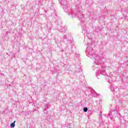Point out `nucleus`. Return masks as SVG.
I'll list each match as a JSON object with an SVG mask.
<instances>
[{
	"label": "nucleus",
	"mask_w": 128,
	"mask_h": 128,
	"mask_svg": "<svg viewBox=\"0 0 128 128\" xmlns=\"http://www.w3.org/2000/svg\"><path fill=\"white\" fill-rule=\"evenodd\" d=\"M104 68H106L104 67H102V70H99L98 72H96V76L98 78H99L98 76H106V72Z\"/></svg>",
	"instance_id": "7ed1b4c3"
},
{
	"label": "nucleus",
	"mask_w": 128,
	"mask_h": 128,
	"mask_svg": "<svg viewBox=\"0 0 128 128\" xmlns=\"http://www.w3.org/2000/svg\"><path fill=\"white\" fill-rule=\"evenodd\" d=\"M88 108L85 107L83 108V110L84 112H88Z\"/></svg>",
	"instance_id": "1a4fd4ad"
},
{
	"label": "nucleus",
	"mask_w": 128,
	"mask_h": 128,
	"mask_svg": "<svg viewBox=\"0 0 128 128\" xmlns=\"http://www.w3.org/2000/svg\"><path fill=\"white\" fill-rule=\"evenodd\" d=\"M58 28L63 32H66V26H64V25H62V24L60 26H58Z\"/></svg>",
	"instance_id": "423d86ee"
},
{
	"label": "nucleus",
	"mask_w": 128,
	"mask_h": 128,
	"mask_svg": "<svg viewBox=\"0 0 128 128\" xmlns=\"http://www.w3.org/2000/svg\"><path fill=\"white\" fill-rule=\"evenodd\" d=\"M110 90L111 92H116V90H118V88H116L114 84H112L110 86Z\"/></svg>",
	"instance_id": "39448f33"
},
{
	"label": "nucleus",
	"mask_w": 128,
	"mask_h": 128,
	"mask_svg": "<svg viewBox=\"0 0 128 128\" xmlns=\"http://www.w3.org/2000/svg\"><path fill=\"white\" fill-rule=\"evenodd\" d=\"M68 16H70V14H69Z\"/></svg>",
	"instance_id": "4468645a"
},
{
	"label": "nucleus",
	"mask_w": 128,
	"mask_h": 128,
	"mask_svg": "<svg viewBox=\"0 0 128 128\" xmlns=\"http://www.w3.org/2000/svg\"><path fill=\"white\" fill-rule=\"evenodd\" d=\"M58 2L60 4H66V1L64 0H58Z\"/></svg>",
	"instance_id": "0eeeda50"
},
{
	"label": "nucleus",
	"mask_w": 128,
	"mask_h": 128,
	"mask_svg": "<svg viewBox=\"0 0 128 128\" xmlns=\"http://www.w3.org/2000/svg\"><path fill=\"white\" fill-rule=\"evenodd\" d=\"M116 116H118V118H120V114H118L116 110H112L110 112L108 116L109 118H112H112H116Z\"/></svg>",
	"instance_id": "20e7f679"
},
{
	"label": "nucleus",
	"mask_w": 128,
	"mask_h": 128,
	"mask_svg": "<svg viewBox=\"0 0 128 128\" xmlns=\"http://www.w3.org/2000/svg\"><path fill=\"white\" fill-rule=\"evenodd\" d=\"M68 38V35H64L63 38Z\"/></svg>",
	"instance_id": "9d476101"
},
{
	"label": "nucleus",
	"mask_w": 128,
	"mask_h": 128,
	"mask_svg": "<svg viewBox=\"0 0 128 128\" xmlns=\"http://www.w3.org/2000/svg\"><path fill=\"white\" fill-rule=\"evenodd\" d=\"M126 12V13H127V12Z\"/></svg>",
	"instance_id": "ddd939ff"
},
{
	"label": "nucleus",
	"mask_w": 128,
	"mask_h": 128,
	"mask_svg": "<svg viewBox=\"0 0 128 128\" xmlns=\"http://www.w3.org/2000/svg\"><path fill=\"white\" fill-rule=\"evenodd\" d=\"M96 44L92 42H89L87 44V48L86 50V54L88 58H90L92 60L94 66H98L102 64V58L98 54H94V52L92 48H94Z\"/></svg>",
	"instance_id": "f257e3e1"
},
{
	"label": "nucleus",
	"mask_w": 128,
	"mask_h": 128,
	"mask_svg": "<svg viewBox=\"0 0 128 128\" xmlns=\"http://www.w3.org/2000/svg\"><path fill=\"white\" fill-rule=\"evenodd\" d=\"M16 123V121H14V122L10 124V128H14V126H16V124H14Z\"/></svg>",
	"instance_id": "6e6552de"
},
{
	"label": "nucleus",
	"mask_w": 128,
	"mask_h": 128,
	"mask_svg": "<svg viewBox=\"0 0 128 128\" xmlns=\"http://www.w3.org/2000/svg\"><path fill=\"white\" fill-rule=\"evenodd\" d=\"M84 17L81 16L79 18V20H80V24H81V26L82 28V34L84 35L86 34V36L88 38V42H91V44H92V43L94 44V42H92V40L93 38V35L90 32L88 33V28H86V22H84Z\"/></svg>",
	"instance_id": "f03ea898"
},
{
	"label": "nucleus",
	"mask_w": 128,
	"mask_h": 128,
	"mask_svg": "<svg viewBox=\"0 0 128 128\" xmlns=\"http://www.w3.org/2000/svg\"><path fill=\"white\" fill-rule=\"evenodd\" d=\"M108 82H110V83H111L112 82V80H110V78H108Z\"/></svg>",
	"instance_id": "f8f14e48"
},
{
	"label": "nucleus",
	"mask_w": 128,
	"mask_h": 128,
	"mask_svg": "<svg viewBox=\"0 0 128 128\" xmlns=\"http://www.w3.org/2000/svg\"><path fill=\"white\" fill-rule=\"evenodd\" d=\"M78 57H80V54H76L74 55V58H78Z\"/></svg>",
	"instance_id": "9b49d317"
}]
</instances>
